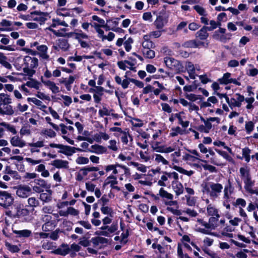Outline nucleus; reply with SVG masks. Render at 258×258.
Listing matches in <instances>:
<instances>
[{"label":"nucleus","mask_w":258,"mask_h":258,"mask_svg":"<svg viewBox=\"0 0 258 258\" xmlns=\"http://www.w3.org/2000/svg\"><path fill=\"white\" fill-rule=\"evenodd\" d=\"M220 217H210L208 222L205 221L202 219H198L197 222L199 225L204 226V228L198 227L197 225V231L205 234H210L216 235L215 233L211 232L212 230L221 228L223 227L225 223L224 218H221L219 220Z\"/></svg>","instance_id":"f257e3e1"},{"label":"nucleus","mask_w":258,"mask_h":258,"mask_svg":"<svg viewBox=\"0 0 258 258\" xmlns=\"http://www.w3.org/2000/svg\"><path fill=\"white\" fill-rule=\"evenodd\" d=\"M201 186L202 192L213 201L219 199L222 190H224L222 184L214 182H204Z\"/></svg>","instance_id":"f03ea898"},{"label":"nucleus","mask_w":258,"mask_h":258,"mask_svg":"<svg viewBox=\"0 0 258 258\" xmlns=\"http://www.w3.org/2000/svg\"><path fill=\"white\" fill-rule=\"evenodd\" d=\"M240 176L244 183L245 190L251 195H258V189L252 188L255 181L252 179L250 173V169L247 167H242L239 169Z\"/></svg>","instance_id":"7ed1b4c3"},{"label":"nucleus","mask_w":258,"mask_h":258,"mask_svg":"<svg viewBox=\"0 0 258 258\" xmlns=\"http://www.w3.org/2000/svg\"><path fill=\"white\" fill-rule=\"evenodd\" d=\"M112 222V219L109 217H105L102 219L103 225L101 226L99 230L96 231L95 233L98 235L110 237V234L115 232L118 229L117 223H113L110 226H108Z\"/></svg>","instance_id":"20e7f679"},{"label":"nucleus","mask_w":258,"mask_h":258,"mask_svg":"<svg viewBox=\"0 0 258 258\" xmlns=\"http://www.w3.org/2000/svg\"><path fill=\"white\" fill-rule=\"evenodd\" d=\"M219 96L225 98L226 102L229 104L231 109L234 107H240L242 102L244 100V97L240 94H235L232 98L229 99L226 94H218Z\"/></svg>","instance_id":"39448f33"},{"label":"nucleus","mask_w":258,"mask_h":258,"mask_svg":"<svg viewBox=\"0 0 258 258\" xmlns=\"http://www.w3.org/2000/svg\"><path fill=\"white\" fill-rule=\"evenodd\" d=\"M49 146L51 148L59 149V153H62L68 156L72 155L73 153H75L76 152V150L78 151H82L81 148H76L73 147L65 146L62 144H57L55 143H50L49 145Z\"/></svg>","instance_id":"423d86ee"},{"label":"nucleus","mask_w":258,"mask_h":258,"mask_svg":"<svg viewBox=\"0 0 258 258\" xmlns=\"http://www.w3.org/2000/svg\"><path fill=\"white\" fill-rule=\"evenodd\" d=\"M164 62L166 66L171 69L175 70L177 73L183 72L184 67L178 60L170 57H165Z\"/></svg>","instance_id":"0eeeda50"},{"label":"nucleus","mask_w":258,"mask_h":258,"mask_svg":"<svg viewBox=\"0 0 258 258\" xmlns=\"http://www.w3.org/2000/svg\"><path fill=\"white\" fill-rule=\"evenodd\" d=\"M14 198L12 195L6 191L0 190V206L5 209L9 208L14 203Z\"/></svg>","instance_id":"6e6552de"},{"label":"nucleus","mask_w":258,"mask_h":258,"mask_svg":"<svg viewBox=\"0 0 258 258\" xmlns=\"http://www.w3.org/2000/svg\"><path fill=\"white\" fill-rule=\"evenodd\" d=\"M234 192V187L230 179L228 180V183L224 186L223 195L222 198V205L225 206L230 201L231 196Z\"/></svg>","instance_id":"1a4fd4ad"},{"label":"nucleus","mask_w":258,"mask_h":258,"mask_svg":"<svg viewBox=\"0 0 258 258\" xmlns=\"http://www.w3.org/2000/svg\"><path fill=\"white\" fill-rule=\"evenodd\" d=\"M28 145L32 153H39L41 148H45V149H47L49 146V145H45L44 140H33L32 142L29 143Z\"/></svg>","instance_id":"9d476101"},{"label":"nucleus","mask_w":258,"mask_h":258,"mask_svg":"<svg viewBox=\"0 0 258 258\" xmlns=\"http://www.w3.org/2000/svg\"><path fill=\"white\" fill-rule=\"evenodd\" d=\"M127 73L128 72L125 73V75L124 76L125 78L123 80H122L121 78L118 76H116L114 77L115 82L118 85H120L121 87L124 89H127L128 87V85L130 82H132L136 84L137 81H138L135 79L128 78L127 76Z\"/></svg>","instance_id":"9b49d317"},{"label":"nucleus","mask_w":258,"mask_h":258,"mask_svg":"<svg viewBox=\"0 0 258 258\" xmlns=\"http://www.w3.org/2000/svg\"><path fill=\"white\" fill-rule=\"evenodd\" d=\"M58 25L63 26L64 27H68V24L64 21H61L58 19H53L52 23L50 25V26L48 28V29L52 32V33L57 37H62L64 36V34L60 32L59 31H56L52 29V28H55Z\"/></svg>","instance_id":"f8f14e48"},{"label":"nucleus","mask_w":258,"mask_h":258,"mask_svg":"<svg viewBox=\"0 0 258 258\" xmlns=\"http://www.w3.org/2000/svg\"><path fill=\"white\" fill-rule=\"evenodd\" d=\"M131 61L124 60L119 61L117 62V66L119 69L125 71L126 69H129L131 70L136 71V67H135L137 62L135 59L130 58Z\"/></svg>","instance_id":"ddd939ff"},{"label":"nucleus","mask_w":258,"mask_h":258,"mask_svg":"<svg viewBox=\"0 0 258 258\" xmlns=\"http://www.w3.org/2000/svg\"><path fill=\"white\" fill-rule=\"evenodd\" d=\"M38 50L37 55L39 58L43 60L48 61L50 59V56L48 54V47L45 45H40L37 46Z\"/></svg>","instance_id":"4468645a"},{"label":"nucleus","mask_w":258,"mask_h":258,"mask_svg":"<svg viewBox=\"0 0 258 258\" xmlns=\"http://www.w3.org/2000/svg\"><path fill=\"white\" fill-rule=\"evenodd\" d=\"M34 185L33 186V189L36 192H41L43 191L42 188H48L49 186L47 183L44 180L41 178L35 179L34 180Z\"/></svg>","instance_id":"2eb2a0df"},{"label":"nucleus","mask_w":258,"mask_h":258,"mask_svg":"<svg viewBox=\"0 0 258 258\" xmlns=\"http://www.w3.org/2000/svg\"><path fill=\"white\" fill-rule=\"evenodd\" d=\"M31 194V188L28 185H20L18 187L16 194L21 198H25Z\"/></svg>","instance_id":"dca6fc26"},{"label":"nucleus","mask_w":258,"mask_h":258,"mask_svg":"<svg viewBox=\"0 0 258 258\" xmlns=\"http://www.w3.org/2000/svg\"><path fill=\"white\" fill-rule=\"evenodd\" d=\"M23 61L25 66L27 67L34 69L38 66V59L35 57L26 56L24 58Z\"/></svg>","instance_id":"f3484780"},{"label":"nucleus","mask_w":258,"mask_h":258,"mask_svg":"<svg viewBox=\"0 0 258 258\" xmlns=\"http://www.w3.org/2000/svg\"><path fill=\"white\" fill-rule=\"evenodd\" d=\"M107 148L98 144L91 145L88 149V152L95 153L98 155L105 154L107 152Z\"/></svg>","instance_id":"a211bd4d"},{"label":"nucleus","mask_w":258,"mask_h":258,"mask_svg":"<svg viewBox=\"0 0 258 258\" xmlns=\"http://www.w3.org/2000/svg\"><path fill=\"white\" fill-rule=\"evenodd\" d=\"M41 81L42 83L47 88H48L53 93L56 94L59 92V88L56 86V84L49 80L43 79V77L41 78Z\"/></svg>","instance_id":"6ab92c4d"},{"label":"nucleus","mask_w":258,"mask_h":258,"mask_svg":"<svg viewBox=\"0 0 258 258\" xmlns=\"http://www.w3.org/2000/svg\"><path fill=\"white\" fill-rule=\"evenodd\" d=\"M10 143L14 147L21 148L26 146V142L18 136H15L11 138Z\"/></svg>","instance_id":"aec40b11"},{"label":"nucleus","mask_w":258,"mask_h":258,"mask_svg":"<svg viewBox=\"0 0 258 258\" xmlns=\"http://www.w3.org/2000/svg\"><path fill=\"white\" fill-rule=\"evenodd\" d=\"M167 23V20L164 14L160 13L154 21V25L158 29H161Z\"/></svg>","instance_id":"412c9836"},{"label":"nucleus","mask_w":258,"mask_h":258,"mask_svg":"<svg viewBox=\"0 0 258 258\" xmlns=\"http://www.w3.org/2000/svg\"><path fill=\"white\" fill-rule=\"evenodd\" d=\"M185 68L188 74V76L191 79H195L198 75L196 73L194 64L190 61L185 63Z\"/></svg>","instance_id":"4be33fe9"},{"label":"nucleus","mask_w":258,"mask_h":258,"mask_svg":"<svg viewBox=\"0 0 258 258\" xmlns=\"http://www.w3.org/2000/svg\"><path fill=\"white\" fill-rule=\"evenodd\" d=\"M151 147L153 151L160 153L164 145V142L163 140L160 141L157 140H151L150 142Z\"/></svg>","instance_id":"5701e85b"},{"label":"nucleus","mask_w":258,"mask_h":258,"mask_svg":"<svg viewBox=\"0 0 258 258\" xmlns=\"http://www.w3.org/2000/svg\"><path fill=\"white\" fill-rule=\"evenodd\" d=\"M232 35L230 33L226 34H218V32H214L212 35V37L216 40L225 43L231 38Z\"/></svg>","instance_id":"b1692460"},{"label":"nucleus","mask_w":258,"mask_h":258,"mask_svg":"<svg viewBox=\"0 0 258 258\" xmlns=\"http://www.w3.org/2000/svg\"><path fill=\"white\" fill-rule=\"evenodd\" d=\"M51 165L58 169H68L69 168V162L61 159L53 160L51 163Z\"/></svg>","instance_id":"393cba45"},{"label":"nucleus","mask_w":258,"mask_h":258,"mask_svg":"<svg viewBox=\"0 0 258 258\" xmlns=\"http://www.w3.org/2000/svg\"><path fill=\"white\" fill-rule=\"evenodd\" d=\"M171 184L172 188L176 195L179 196L183 194L184 190L183 186L178 180H172Z\"/></svg>","instance_id":"a878e982"},{"label":"nucleus","mask_w":258,"mask_h":258,"mask_svg":"<svg viewBox=\"0 0 258 258\" xmlns=\"http://www.w3.org/2000/svg\"><path fill=\"white\" fill-rule=\"evenodd\" d=\"M174 116L178 119V123L180 124L182 127L186 128L188 126L189 121L188 120H184L185 116L184 115V113L183 112L174 114Z\"/></svg>","instance_id":"bb28decb"},{"label":"nucleus","mask_w":258,"mask_h":258,"mask_svg":"<svg viewBox=\"0 0 258 258\" xmlns=\"http://www.w3.org/2000/svg\"><path fill=\"white\" fill-rule=\"evenodd\" d=\"M109 138V135L105 132H100L94 135L93 141L97 143H101L102 140L107 141Z\"/></svg>","instance_id":"cd10ccee"},{"label":"nucleus","mask_w":258,"mask_h":258,"mask_svg":"<svg viewBox=\"0 0 258 258\" xmlns=\"http://www.w3.org/2000/svg\"><path fill=\"white\" fill-rule=\"evenodd\" d=\"M70 250V249L68 245L62 244L60 247L51 251V253L65 256L69 253Z\"/></svg>","instance_id":"c85d7f7f"},{"label":"nucleus","mask_w":258,"mask_h":258,"mask_svg":"<svg viewBox=\"0 0 258 258\" xmlns=\"http://www.w3.org/2000/svg\"><path fill=\"white\" fill-rule=\"evenodd\" d=\"M207 213L210 217H220L219 210L213 205L210 204L207 206Z\"/></svg>","instance_id":"c756f323"},{"label":"nucleus","mask_w":258,"mask_h":258,"mask_svg":"<svg viewBox=\"0 0 258 258\" xmlns=\"http://www.w3.org/2000/svg\"><path fill=\"white\" fill-rule=\"evenodd\" d=\"M59 127V131L61 132V134H62V138L64 139L68 143H69L71 145H74V141L68 137L66 135L67 134V126L65 125L63 123H60L59 125H58Z\"/></svg>","instance_id":"7c9ffc66"},{"label":"nucleus","mask_w":258,"mask_h":258,"mask_svg":"<svg viewBox=\"0 0 258 258\" xmlns=\"http://www.w3.org/2000/svg\"><path fill=\"white\" fill-rule=\"evenodd\" d=\"M208 31V30L206 28V26H203L196 33V38H199L201 40H205L207 39L209 36V34L207 32Z\"/></svg>","instance_id":"2f4dec72"},{"label":"nucleus","mask_w":258,"mask_h":258,"mask_svg":"<svg viewBox=\"0 0 258 258\" xmlns=\"http://www.w3.org/2000/svg\"><path fill=\"white\" fill-rule=\"evenodd\" d=\"M210 162L211 164L217 166H224L226 165V163L222 160L219 155H216L213 157H210Z\"/></svg>","instance_id":"473e14b6"},{"label":"nucleus","mask_w":258,"mask_h":258,"mask_svg":"<svg viewBox=\"0 0 258 258\" xmlns=\"http://www.w3.org/2000/svg\"><path fill=\"white\" fill-rule=\"evenodd\" d=\"M183 160L186 162V163L189 165H191L193 163L196 162L197 161H200L204 162H206V160H203L201 159H199L198 157H195L189 154H186L183 156Z\"/></svg>","instance_id":"72a5a7b5"},{"label":"nucleus","mask_w":258,"mask_h":258,"mask_svg":"<svg viewBox=\"0 0 258 258\" xmlns=\"http://www.w3.org/2000/svg\"><path fill=\"white\" fill-rule=\"evenodd\" d=\"M116 166H120V168L123 169L124 174H126L129 172V169L126 166L124 165H120L119 164H110L107 165L105 167V170L106 172H109L111 171L113 172V170L115 169V168Z\"/></svg>","instance_id":"f704fd0d"},{"label":"nucleus","mask_w":258,"mask_h":258,"mask_svg":"<svg viewBox=\"0 0 258 258\" xmlns=\"http://www.w3.org/2000/svg\"><path fill=\"white\" fill-rule=\"evenodd\" d=\"M144 41L142 42L143 49L153 48L155 47L154 43L150 40V36L145 35L143 37Z\"/></svg>","instance_id":"c9c22d12"},{"label":"nucleus","mask_w":258,"mask_h":258,"mask_svg":"<svg viewBox=\"0 0 258 258\" xmlns=\"http://www.w3.org/2000/svg\"><path fill=\"white\" fill-rule=\"evenodd\" d=\"M153 157L154 158L155 162L158 164L168 165L169 164V162L161 154H155Z\"/></svg>","instance_id":"e433bc0d"},{"label":"nucleus","mask_w":258,"mask_h":258,"mask_svg":"<svg viewBox=\"0 0 258 258\" xmlns=\"http://www.w3.org/2000/svg\"><path fill=\"white\" fill-rule=\"evenodd\" d=\"M27 101L29 102H33L36 105H37L38 108L41 110H44L45 109L47 108V106L43 104V103L40 100L36 98H28Z\"/></svg>","instance_id":"4c0bfd02"},{"label":"nucleus","mask_w":258,"mask_h":258,"mask_svg":"<svg viewBox=\"0 0 258 258\" xmlns=\"http://www.w3.org/2000/svg\"><path fill=\"white\" fill-rule=\"evenodd\" d=\"M0 126L1 127H3L4 130L5 129L7 131L11 132L13 135H16L17 134V131L15 128V127L13 125H12L8 122H0Z\"/></svg>","instance_id":"58836bf2"},{"label":"nucleus","mask_w":258,"mask_h":258,"mask_svg":"<svg viewBox=\"0 0 258 258\" xmlns=\"http://www.w3.org/2000/svg\"><path fill=\"white\" fill-rule=\"evenodd\" d=\"M12 103V99L7 94L1 93L0 94V106L7 104H10Z\"/></svg>","instance_id":"ea45409f"},{"label":"nucleus","mask_w":258,"mask_h":258,"mask_svg":"<svg viewBox=\"0 0 258 258\" xmlns=\"http://www.w3.org/2000/svg\"><path fill=\"white\" fill-rule=\"evenodd\" d=\"M117 177L114 175H110L104 181V185H110V187L113 186L114 184H117Z\"/></svg>","instance_id":"a19ab883"},{"label":"nucleus","mask_w":258,"mask_h":258,"mask_svg":"<svg viewBox=\"0 0 258 258\" xmlns=\"http://www.w3.org/2000/svg\"><path fill=\"white\" fill-rule=\"evenodd\" d=\"M231 74L226 73L224 74L221 78L219 79L218 81L221 84H230Z\"/></svg>","instance_id":"79ce46f5"},{"label":"nucleus","mask_w":258,"mask_h":258,"mask_svg":"<svg viewBox=\"0 0 258 258\" xmlns=\"http://www.w3.org/2000/svg\"><path fill=\"white\" fill-rule=\"evenodd\" d=\"M13 232L18 235L19 237H29L32 232L31 230L25 229L22 230H13Z\"/></svg>","instance_id":"37998d69"},{"label":"nucleus","mask_w":258,"mask_h":258,"mask_svg":"<svg viewBox=\"0 0 258 258\" xmlns=\"http://www.w3.org/2000/svg\"><path fill=\"white\" fill-rule=\"evenodd\" d=\"M159 195L163 199L172 200L173 199V196L170 193L168 192L163 188H161L159 191Z\"/></svg>","instance_id":"c03bdc74"},{"label":"nucleus","mask_w":258,"mask_h":258,"mask_svg":"<svg viewBox=\"0 0 258 258\" xmlns=\"http://www.w3.org/2000/svg\"><path fill=\"white\" fill-rule=\"evenodd\" d=\"M14 113L13 107L10 104L4 105L2 106V114L7 115H12Z\"/></svg>","instance_id":"a18cd8bd"},{"label":"nucleus","mask_w":258,"mask_h":258,"mask_svg":"<svg viewBox=\"0 0 258 258\" xmlns=\"http://www.w3.org/2000/svg\"><path fill=\"white\" fill-rule=\"evenodd\" d=\"M74 36L75 38L78 40V41L82 40V39H89V36L83 32L82 30L78 31L74 33Z\"/></svg>","instance_id":"49530a36"},{"label":"nucleus","mask_w":258,"mask_h":258,"mask_svg":"<svg viewBox=\"0 0 258 258\" xmlns=\"http://www.w3.org/2000/svg\"><path fill=\"white\" fill-rule=\"evenodd\" d=\"M250 153L251 150L247 147H245L242 150V158H244L245 161L247 163L249 162L250 160Z\"/></svg>","instance_id":"de8ad7c7"},{"label":"nucleus","mask_w":258,"mask_h":258,"mask_svg":"<svg viewBox=\"0 0 258 258\" xmlns=\"http://www.w3.org/2000/svg\"><path fill=\"white\" fill-rule=\"evenodd\" d=\"M75 80V77L73 76H70L67 80H64L61 83L63 84L66 88L70 90L71 87V85L74 83Z\"/></svg>","instance_id":"09e8293b"},{"label":"nucleus","mask_w":258,"mask_h":258,"mask_svg":"<svg viewBox=\"0 0 258 258\" xmlns=\"http://www.w3.org/2000/svg\"><path fill=\"white\" fill-rule=\"evenodd\" d=\"M92 57V56H90V55H83V56H80V55H77L76 54H75V56H70L68 58L69 60V61H81L82 60L83 58H85V59H90V58H91Z\"/></svg>","instance_id":"8fccbe9b"},{"label":"nucleus","mask_w":258,"mask_h":258,"mask_svg":"<svg viewBox=\"0 0 258 258\" xmlns=\"http://www.w3.org/2000/svg\"><path fill=\"white\" fill-rule=\"evenodd\" d=\"M173 169L176 170L177 171L179 172V173L186 175L188 176L192 175L194 173V172L192 170L187 171L183 169L182 167L176 165L173 166Z\"/></svg>","instance_id":"3c124183"},{"label":"nucleus","mask_w":258,"mask_h":258,"mask_svg":"<svg viewBox=\"0 0 258 258\" xmlns=\"http://www.w3.org/2000/svg\"><path fill=\"white\" fill-rule=\"evenodd\" d=\"M131 164L133 165L134 167L136 168V169L142 172L145 173L147 170V167L145 165L136 162H132Z\"/></svg>","instance_id":"603ef678"},{"label":"nucleus","mask_w":258,"mask_h":258,"mask_svg":"<svg viewBox=\"0 0 258 258\" xmlns=\"http://www.w3.org/2000/svg\"><path fill=\"white\" fill-rule=\"evenodd\" d=\"M121 141L124 145H128V140L132 141V137L127 132H124L122 133V136L121 137Z\"/></svg>","instance_id":"864d4df0"},{"label":"nucleus","mask_w":258,"mask_h":258,"mask_svg":"<svg viewBox=\"0 0 258 258\" xmlns=\"http://www.w3.org/2000/svg\"><path fill=\"white\" fill-rule=\"evenodd\" d=\"M27 87L38 89L39 88L40 83L35 80L30 79L25 83Z\"/></svg>","instance_id":"5fc2aeb1"},{"label":"nucleus","mask_w":258,"mask_h":258,"mask_svg":"<svg viewBox=\"0 0 258 258\" xmlns=\"http://www.w3.org/2000/svg\"><path fill=\"white\" fill-rule=\"evenodd\" d=\"M183 130H182L179 126H176L171 129L170 136L174 137L177 136L178 135H183Z\"/></svg>","instance_id":"6e6d98bb"},{"label":"nucleus","mask_w":258,"mask_h":258,"mask_svg":"<svg viewBox=\"0 0 258 258\" xmlns=\"http://www.w3.org/2000/svg\"><path fill=\"white\" fill-rule=\"evenodd\" d=\"M151 49L152 48L143 49V54L146 57L148 58H153L155 57V51Z\"/></svg>","instance_id":"4d7b16f0"},{"label":"nucleus","mask_w":258,"mask_h":258,"mask_svg":"<svg viewBox=\"0 0 258 258\" xmlns=\"http://www.w3.org/2000/svg\"><path fill=\"white\" fill-rule=\"evenodd\" d=\"M209 24L210 26H206V28L209 31H213L217 28L219 27L221 25V23H220L218 21L216 22L214 20H211Z\"/></svg>","instance_id":"13d9d810"},{"label":"nucleus","mask_w":258,"mask_h":258,"mask_svg":"<svg viewBox=\"0 0 258 258\" xmlns=\"http://www.w3.org/2000/svg\"><path fill=\"white\" fill-rule=\"evenodd\" d=\"M139 155L143 162H147L151 159V157L147 151H141L139 152Z\"/></svg>","instance_id":"bf43d9fd"},{"label":"nucleus","mask_w":258,"mask_h":258,"mask_svg":"<svg viewBox=\"0 0 258 258\" xmlns=\"http://www.w3.org/2000/svg\"><path fill=\"white\" fill-rule=\"evenodd\" d=\"M31 133L30 127L28 126H23L20 131V134L22 137L30 136Z\"/></svg>","instance_id":"052dcab7"},{"label":"nucleus","mask_w":258,"mask_h":258,"mask_svg":"<svg viewBox=\"0 0 258 258\" xmlns=\"http://www.w3.org/2000/svg\"><path fill=\"white\" fill-rule=\"evenodd\" d=\"M0 25L3 27L5 29H7V31H11L12 29L10 28L11 26L12 25V22L8 21L6 19H3L0 22Z\"/></svg>","instance_id":"680f3d73"},{"label":"nucleus","mask_w":258,"mask_h":258,"mask_svg":"<svg viewBox=\"0 0 258 258\" xmlns=\"http://www.w3.org/2000/svg\"><path fill=\"white\" fill-rule=\"evenodd\" d=\"M186 204L189 206H195L197 202V198L190 196H185Z\"/></svg>","instance_id":"e2e57ef3"},{"label":"nucleus","mask_w":258,"mask_h":258,"mask_svg":"<svg viewBox=\"0 0 258 258\" xmlns=\"http://www.w3.org/2000/svg\"><path fill=\"white\" fill-rule=\"evenodd\" d=\"M109 145L107 148L114 152H116L118 150V146L117 142L115 140H111L108 142Z\"/></svg>","instance_id":"0e129e2a"},{"label":"nucleus","mask_w":258,"mask_h":258,"mask_svg":"<svg viewBox=\"0 0 258 258\" xmlns=\"http://www.w3.org/2000/svg\"><path fill=\"white\" fill-rule=\"evenodd\" d=\"M28 206L30 207H36L39 205V201L34 197L29 198L28 200Z\"/></svg>","instance_id":"69168bd1"},{"label":"nucleus","mask_w":258,"mask_h":258,"mask_svg":"<svg viewBox=\"0 0 258 258\" xmlns=\"http://www.w3.org/2000/svg\"><path fill=\"white\" fill-rule=\"evenodd\" d=\"M246 203L244 199L242 198H238L235 202V206L240 208H243L246 206Z\"/></svg>","instance_id":"338daca9"},{"label":"nucleus","mask_w":258,"mask_h":258,"mask_svg":"<svg viewBox=\"0 0 258 258\" xmlns=\"http://www.w3.org/2000/svg\"><path fill=\"white\" fill-rule=\"evenodd\" d=\"M194 9L201 16L208 15L206 10L202 6L195 5L194 6Z\"/></svg>","instance_id":"774afa93"}]
</instances>
